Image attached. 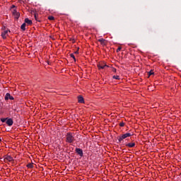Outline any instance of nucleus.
I'll return each instance as SVG.
<instances>
[{
	"mask_svg": "<svg viewBox=\"0 0 181 181\" xmlns=\"http://www.w3.org/2000/svg\"><path fill=\"white\" fill-rule=\"evenodd\" d=\"M98 42H100V43H101V45H105V39H99Z\"/></svg>",
	"mask_w": 181,
	"mask_h": 181,
	"instance_id": "15",
	"label": "nucleus"
},
{
	"mask_svg": "<svg viewBox=\"0 0 181 181\" xmlns=\"http://www.w3.org/2000/svg\"><path fill=\"white\" fill-rule=\"evenodd\" d=\"M122 49V47H119L117 49V51H116V52H120Z\"/></svg>",
	"mask_w": 181,
	"mask_h": 181,
	"instance_id": "23",
	"label": "nucleus"
},
{
	"mask_svg": "<svg viewBox=\"0 0 181 181\" xmlns=\"http://www.w3.org/2000/svg\"><path fill=\"white\" fill-rule=\"evenodd\" d=\"M124 125H125V123H124V122L119 123V127H124Z\"/></svg>",
	"mask_w": 181,
	"mask_h": 181,
	"instance_id": "24",
	"label": "nucleus"
},
{
	"mask_svg": "<svg viewBox=\"0 0 181 181\" xmlns=\"http://www.w3.org/2000/svg\"><path fill=\"white\" fill-rule=\"evenodd\" d=\"M7 119H8V118H1V122H6Z\"/></svg>",
	"mask_w": 181,
	"mask_h": 181,
	"instance_id": "19",
	"label": "nucleus"
},
{
	"mask_svg": "<svg viewBox=\"0 0 181 181\" xmlns=\"http://www.w3.org/2000/svg\"><path fill=\"white\" fill-rule=\"evenodd\" d=\"M76 141V139H74V135H73V133H67L66 135V142L68 144H73Z\"/></svg>",
	"mask_w": 181,
	"mask_h": 181,
	"instance_id": "1",
	"label": "nucleus"
},
{
	"mask_svg": "<svg viewBox=\"0 0 181 181\" xmlns=\"http://www.w3.org/2000/svg\"><path fill=\"white\" fill-rule=\"evenodd\" d=\"M27 168H28V169H32V168H33V163H28V164L27 165Z\"/></svg>",
	"mask_w": 181,
	"mask_h": 181,
	"instance_id": "16",
	"label": "nucleus"
},
{
	"mask_svg": "<svg viewBox=\"0 0 181 181\" xmlns=\"http://www.w3.org/2000/svg\"><path fill=\"white\" fill-rule=\"evenodd\" d=\"M14 8H16V6H15V5H12L11 9H13Z\"/></svg>",
	"mask_w": 181,
	"mask_h": 181,
	"instance_id": "25",
	"label": "nucleus"
},
{
	"mask_svg": "<svg viewBox=\"0 0 181 181\" xmlns=\"http://www.w3.org/2000/svg\"><path fill=\"white\" fill-rule=\"evenodd\" d=\"M4 100L8 101V100H15V98H13V96L11 95V93H7L5 95Z\"/></svg>",
	"mask_w": 181,
	"mask_h": 181,
	"instance_id": "3",
	"label": "nucleus"
},
{
	"mask_svg": "<svg viewBox=\"0 0 181 181\" xmlns=\"http://www.w3.org/2000/svg\"><path fill=\"white\" fill-rule=\"evenodd\" d=\"M113 71H117V69H114Z\"/></svg>",
	"mask_w": 181,
	"mask_h": 181,
	"instance_id": "27",
	"label": "nucleus"
},
{
	"mask_svg": "<svg viewBox=\"0 0 181 181\" xmlns=\"http://www.w3.org/2000/svg\"><path fill=\"white\" fill-rule=\"evenodd\" d=\"M1 138H0V142H1Z\"/></svg>",
	"mask_w": 181,
	"mask_h": 181,
	"instance_id": "28",
	"label": "nucleus"
},
{
	"mask_svg": "<svg viewBox=\"0 0 181 181\" xmlns=\"http://www.w3.org/2000/svg\"><path fill=\"white\" fill-rule=\"evenodd\" d=\"M132 134H131V133H126L124 134H122L121 136H119L117 137L118 141L119 143L122 142V141H124V139H126V138H129V136H132Z\"/></svg>",
	"mask_w": 181,
	"mask_h": 181,
	"instance_id": "2",
	"label": "nucleus"
},
{
	"mask_svg": "<svg viewBox=\"0 0 181 181\" xmlns=\"http://www.w3.org/2000/svg\"><path fill=\"white\" fill-rule=\"evenodd\" d=\"M25 23H28V25H32L33 22L32 20H29V18H25Z\"/></svg>",
	"mask_w": 181,
	"mask_h": 181,
	"instance_id": "12",
	"label": "nucleus"
},
{
	"mask_svg": "<svg viewBox=\"0 0 181 181\" xmlns=\"http://www.w3.org/2000/svg\"><path fill=\"white\" fill-rule=\"evenodd\" d=\"M113 78H115V80H119V76H113Z\"/></svg>",
	"mask_w": 181,
	"mask_h": 181,
	"instance_id": "20",
	"label": "nucleus"
},
{
	"mask_svg": "<svg viewBox=\"0 0 181 181\" xmlns=\"http://www.w3.org/2000/svg\"><path fill=\"white\" fill-rule=\"evenodd\" d=\"M98 67L99 69H105V67H108V66L104 63H100L98 64Z\"/></svg>",
	"mask_w": 181,
	"mask_h": 181,
	"instance_id": "7",
	"label": "nucleus"
},
{
	"mask_svg": "<svg viewBox=\"0 0 181 181\" xmlns=\"http://www.w3.org/2000/svg\"><path fill=\"white\" fill-rule=\"evenodd\" d=\"M31 15H34V18H35V21H37V22H40V20H39V18H37L38 14L35 11H32Z\"/></svg>",
	"mask_w": 181,
	"mask_h": 181,
	"instance_id": "6",
	"label": "nucleus"
},
{
	"mask_svg": "<svg viewBox=\"0 0 181 181\" xmlns=\"http://www.w3.org/2000/svg\"><path fill=\"white\" fill-rule=\"evenodd\" d=\"M6 124H7L8 127H12V125H13V120L11 118L9 119L7 118V120L6 121Z\"/></svg>",
	"mask_w": 181,
	"mask_h": 181,
	"instance_id": "4",
	"label": "nucleus"
},
{
	"mask_svg": "<svg viewBox=\"0 0 181 181\" xmlns=\"http://www.w3.org/2000/svg\"><path fill=\"white\" fill-rule=\"evenodd\" d=\"M71 57H72V59H74V60L76 62V57H74V54H70Z\"/></svg>",
	"mask_w": 181,
	"mask_h": 181,
	"instance_id": "21",
	"label": "nucleus"
},
{
	"mask_svg": "<svg viewBox=\"0 0 181 181\" xmlns=\"http://www.w3.org/2000/svg\"><path fill=\"white\" fill-rule=\"evenodd\" d=\"M75 152H76V153L78 155H79V156H83V149H81V148H76L75 149Z\"/></svg>",
	"mask_w": 181,
	"mask_h": 181,
	"instance_id": "5",
	"label": "nucleus"
},
{
	"mask_svg": "<svg viewBox=\"0 0 181 181\" xmlns=\"http://www.w3.org/2000/svg\"><path fill=\"white\" fill-rule=\"evenodd\" d=\"M18 13V11H16V9H13V11H12L13 15H14L15 13Z\"/></svg>",
	"mask_w": 181,
	"mask_h": 181,
	"instance_id": "22",
	"label": "nucleus"
},
{
	"mask_svg": "<svg viewBox=\"0 0 181 181\" xmlns=\"http://www.w3.org/2000/svg\"><path fill=\"white\" fill-rule=\"evenodd\" d=\"M154 74L153 70H151L150 71H148V76H152Z\"/></svg>",
	"mask_w": 181,
	"mask_h": 181,
	"instance_id": "18",
	"label": "nucleus"
},
{
	"mask_svg": "<svg viewBox=\"0 0 181 181\" xmlns=\"http://www.w3.org/2000/svg\"><path fill=\"white\" fill-rule=\"evenodd\" d=\"M78 103H80L81 104H83L84 103V98L81 95L78 96Z\"/></svg>",
	"mask_w": 181,
	"mask_h": 181,
	"instance_id": "9",
	"label": "nucleus"
},
{
	"mask_svg": "<svg viewBox=\"0 0 181 181\" xmlns=\"http://www.w3.org/2000/svg\"><path fill=\"white\" fill-rule=\"evenodd\" d=\"M13 16L16 18V19H19V17L21 16V13L19 12L16 13L15 14H13Z\"/></svg>",
	"mask_w": 181,
	"mask_h": 181,
	"instance_id": "14",
	"label": "nucleus"
},
{
	"mask_svg": "<svg viewBox=\"0 0 181 181\" xmlns=\"http://www.w3.org/2000/svg\"><path fill=\"white\" fill-rule=\"evenodd\" d=\"M21 29H22L23 31L26 30V23H23L21 26Z\"/></svg>",
	"mask_w": 181,
	"mask_h": 181,
	"instance_id": "13",
	"label": "nucleus"
},
{
	"mask_svg": "<svg viewBox=\"0 0 181 181\" xmlns=\"http://www.w3.org/2000/svg\"><path fill=\"white\" fill-rule=\"evenodd\" d=\"M4 160H8V162H12L13 160V158L11 156H7L5 158Z\"/></svg>",
	"mask_w": 181,
	"mask_h": 181,
	"instance_id": "11",
	"label": "nucleus"
},
{
	"mask_svg": "<svg viewBox=\"0 0 181 181\" xmlns=\"http://www.w3.org/2000/svg\"><path fill=\"white\" fill-rule=\"evenodd\" d=\"M6 35H8V30H4L1 33V37L3 39H6Z\"/></svg>",
	"mask_w": 181,
	"mask_h": 181,
	"instance_id": "10",
	"label": "nucleus"
},
{
	"mask_svg": "<svg viewBox=\"0 0 181 181\" xmlns=\"http://www.w3.org/2000/svg\"><path fill=\"white\" fill-rule=\"evenodd\" d=\"M74 53H75V54H78V51H76Z\"/></svg>",
	"mask_w": 181,
	"mask_h": 181,
	"instance_id": "26",
	"label": "nucleus"
},
{
	"mask_svg": "<svg viewBox=\"0 0 181 181\" xmlns=\"http://www.w3.org/2000/svg\"><path fill=\"white\" fill-rule=\"evenodd\" d=\"M124 145H125V146H127V148H134L135 143L134 142H132V143H125V144H124Z\"/></svg>",
	"mask_w": 181,
	"mask_h": 181,
	"instance_id": "8",
	"label": "nucleus"
},
{
	"mask_svg": "<svg viewBox=\"0 0 181 181\" xmlns=\"http://www.w3.org/2000/svg\"><path fill=\"white\" fill-rule=\"evenodd\" d=\"M48 19H49V21H54V17L52 16H49L48 17Z\"/></svg>",
	"mask_w": 181,
	"mask_h": 181,
	"instance_id": "17",
	"label": "nucleus"
}]
</instances>
